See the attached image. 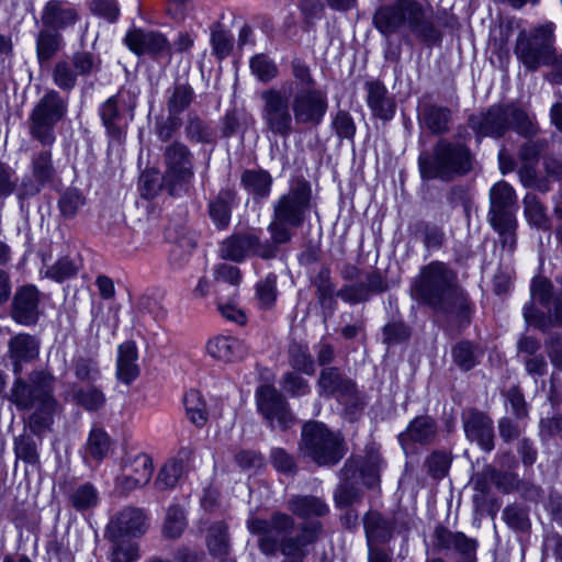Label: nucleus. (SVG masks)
<instances>
[{
	"instance_id": "38",
	"label": "nucleus",
	"mask_w": 562,
	"mask_h": 562,
	"mask_svg": "<svg viewBox=\"0 0 562 562\" xmlns=\"http://www.w3.org/2000/svg\"><path fill=\"white\" fill-rule=\"evenodd\" d=\"M435 546L440 549H454L460 553L471 554L476 549V541L462 532H452L445 527L435 530Z\"/></svg>"
},
{
	"instance_id": "4",
	"label": "nucleus",
	"mask_w": 562,
	"mask_h": 562,
	"mask_svg": "<svg viewBox=\"0 0 562 562\" xmlns=\"http://www.w3.org/2000/svg\"><path fill=\"white\" fill-rule=\"evenodd\" d=\"M311 201V184L300 177L292 180L288 192L272 203L273 213L268 232L277 246L291 241L293 229L301 227L307 217Z\"/></svg>"
},
{
	"instance_id": "57",
	"label": "nucleus",
	"mask_w": 562,
	"mask_h": 562,
	"mask_svg": "<svg viewBox=\"0 0 562 562\" xmlns=\"http://www.w3.org/2000/svg\"><path fill=\"white\" fill-rule=\"evenodd\" d=\"M506 112V121L508 122V128L512 126L521 135H531L535 132V126L529 120L525 111L514 106H504Z\"/></svg>"
},
{
	"instance_id": "25",
	"label": "nucleus",
	"mask_w": 562,
	"mask_h": 562,
	"mask_svg": "<svg viewBox=\"0 0 562 562\" xmlns=\"http://www.w3.org/2000/svg\"><path fill=\"white\" fill-rule=\"evenodd\" d=\"M42 23L54 32L65 31L79 20V12L69 2L60 0L48 1L42 12Z\"/></svg>"
},
{
	"instance_id": "54",
	"label": "nucleus",
	"mask_w": 562,
	"mask_h": 562,
	"mask_svg": "<svg viewBox=\"0 0 562 562\" xmlns=\"http://www.w3.org/2000/svg\"><path fill=\"white\" fill-rule=\"evenodd\" d=\"M164 294L159 290H148L137 299L136 306L138 311L147 313L155 318L165 316L162 305Z\"/></svg>"
},
{
	"instance_id": "55",
	"label": "nucleus",
	"mask_w": 562,
	"mask_h": 562,
	"mask_svg": "<svg viewBox=\"0 0 562 562\" xmlns=\"http://www.w3.org/2000/svg\"><path fill=\"white\" fill-rule=\"evenodd\" d=\"M289 362L295 372L300 371L307 375L315 372L314 361L305 346L292 345L289 350Z\"/></svg>"
},
{
	"instance_id": "2",
	"label": "nucleus",
	"mask_w": 562,
	"mask_h": 562,
	"mask_svg": "<svg viewBox=\"0 0 562 562\" xmlns=\"http://www.w3.org/2000/svg\"><path fill=\"white\" fill-rule=\"evenodd\" d=\"M412 294L450 322L459 325L469 322L472 312L469 297L446 263L434 261L425 266L412 285Z\"/></svg>"
},
{
	"instance_id": "64",
	"label": "nucleus",
	"mask_w": 562,
	"mask_h": 562,
	"mask_svg": "<svg viewBox=\"0 0 562 562\" xmlns=\"http://www.w3.org/2000/svg\"><path fill=\"white\" fill-rule=\"evenodd\" d=\"M98 503V492L89 483L77 487L71 494V504L77 510H85L95 506Z\"/></svg>"
},
{
	"instance_id": "31",
	"label": "nucleus",
	"mask_w": 562,
	"mask_h": 562,
	"mask_svg": "<svg viewBox=\"0 0 562 562\" xmlns=\"http://www.w3.org/2000/svg\"><path fill=\"white\" fill-rule=\"evenodd\" d=\"M405 24L411 31L423 40L435 37V26L431 15L416 1L405 0Z\"/></svg>"
},
{
	"instance_id": "6",
	"label": "nucleus",
	"mask_w": 562,
	"mask_h": 562,
	"mask_svg": "<svg viewBox=\"0 0 562 562\" xmlns=\"http://www.w3.org/2000/svg\"><path fill=\"white\" fill-rule=\"evenodd\" d=\"M530 294L531 301L524 307L526 323L542 331L562 327V294L554 293L552 282L546 277L533 278Z\"/></svg>"
},
{
	"instance_id": "24",
	"label": "nucleus",
	"mask_w": 562,
	"mask_h": 562,
	"mask_svg": "<svg viewBox=\"0 0 562 562\" xmlns=\"http://www.w3.org/2000/svg\"><path fill=\"white\" fill-rule=\"evenodd\" d=\"M148 528L147 517L139 508L126 507L110 521L108 533L123 537H140Z\"/></svg>"
},
{
	"instance_id": "26",
	"label": "nucleus",
	"mask_w": 562,
	"mask_h": 562,
	"mask_svg": "<svg viewBox=\"0 0 562 562\" xmlns=\"http://www.w3.org/2000/svg\"><path fill=\"white\" fill-rule=\"evenodd\" d=\"M463 428L467 437L477 442L482 449L491 451L494 448L493 422L485 414L470 411L463 417Z\"/></svg>"
},
{
	"instance_id": "61",
	"label": "nucleus",
	"mask_w": 562,
	"mask_h": 562,
	"mask_svg": "<svg viewBox=\"0 0 562 562\" xmlns=\"http://www.w3.org/2000/svg\"><path fill=\"white\" fill-rule=\"evenodd\" d=\"M452 356L456 364L464 371L471 370L476 364L477 351L469 341L459 342L453 348Z\"/></svg>"
},
{
	"instance_id": "23",
	"label": "nucleus",
	"mask_w": 562,
	"mask_h": 562,
	"mask_svg": "<svg viewBox=\"0 0 562 562\" xmlns=\"http://www.w3.org/2000/svg\"><path fill=\"white\" fill-rule=\"evenodd\" d=\"M468 123L477 137H501L508 130L506 112L502 105H493L485 112L471 115Z\"/></svg>"
},
{
	"instance_id": "63",
	"label": "nucleus",
	"mask_w": 562,
	"mask_h": 562,
	"mask_svg": "<svg viewBox=\"0 0 562 562\" xmlns=\"http://www.w3.org/2000/svg\"><path fill=\"white\" fill-rule=\"evenodd\" d=\"M211 44L213 53L218 58L226 57L233 48L232 35L222 29L220 24H215L211 30Z\"/></svg>"
},
{
	"instance_id": "7",
	"label": "nucleus",
	"mask_w": 562,
	"mask_h": 562,
	"mask_svg": "<svg viewBox=\"0 0 562 562\" xmlns=\"http://www.w3.org/2000/svg\"><path fill=\"white\" fill-rule=\"evenodd\" d=\"M67 112L68 98L54 89L47 90L29 115L30 135L43 146H52L56 140L55 126Z\"/></svg>"
},
{
	"instance_id": "3",
	"label": "nucleus",
	"mask_w": 562,
	"mask_h": 562,
	"mask_svg": "<svg viewBox=\"0 0 562 562\" xmlns=\"http://www.w3.org/2000/svg\"><path fill=\"white\" fill-rule=\"evenodd\" d=\"M53 391L54 376L45 372L33 373L30 383L22 379L14 382L11 401L19 409H34L26 427L35 436H41L52 424L57 404Z\"/></svg>"
},
{
	"instance_id": "30",
	"label": "nucleus",
	"mask_w": 562,
	"mask_h": 562,
	"mask_svg": "<svg viewBox=\"0 0 562 562\" xmlns=\"http://www.w3.org/2000/svg\"><path fill=\"white\" fill-rule=\"evenodd\" d=\"M206 350L212 358L223 362L240 360L248 353L247 345L232 336H216L210 339Z\"/></svg>"
},
{
	"instance_id": "28",
	"label": "nucleus",
	"mask_w": 562,
	"mask_h": 562,
	"mask_svg": "<svg viewBox=\"0 0 562 562\" xmlns=\"http://www.w3.org/2000/svg\"><path fill=\"white\" fill-rule=\"evenodd\" d=\"M547 145L546 139L537 138L528 140L520 146L518 151V175L524 187H528L535 182L539 157Z\"/></svg>"
},
{
	"instance_id": "36",
	"label": "nucleus",
	"mask_w": 562,
	"mask_h": 562,
	"mask_svg": "<svg viewBox=\"0 0 562 562\" xmlns=\"http://www.w3.org/2000/svg\"><path fill=\"white\" fill-rule=\"evenodd\" d=\"M190 451L182 449L178 456L168 460L159 470L155 485L159 491L172 490L178 484L184 473L187 462L190 458Z\"/></svg>"
},
{
	"instance_id": "17",
	"label": "nucleus",
	"mask_w": 562,
	"mask_h": 562,
	"mask_svg": "<svg viewBox=\"0 0 562 562\" xmlns=\"http://www.w3.org/2000/svg\"><path fill=\"white\" fill-rule=\"evenodd\" d=\"M258 411L272 428H290L294 417L283 395L272 385H261L256 391Z\"/></svg>"
},
{
	"instance_id": "20",
	"label": "nucleus",
	"mask_w": 562,
	"mask_h": 562,
	"mask_svg": "<svg viewBox=\"0 0 562 562\" xmlns=\"http://www.w3.org/2000/svg\"><path fill=\"white\" fill-rule=\"evenodd\" d=\"M125 44L137 55L171 56V44L168 38L156 31L133 29L125 35Z\"/></svg>"
},
{
	"instance_id": "58",
	"label": "nucleus",
	"mask_w": 562,
	"mask_h": 562,
	"mask_svg": "<svg viewBox=\"0 0 562 562\" xmlns=\"http://www.w3.org/2000/svg\"><path fill=\"white\" fill-rule=\"evenodd\" d=\"M282 390L290 396L300 397L311 392V386L306 379L295 371L285 372L280 381Z\"/></svg>"
},
{
	"instance_id": "33",
	"label": "nucleus",
	"mask_w": 562,
	"mask_h": 562,
	"mask_svg": "<svg viewBox=\"0 0 562 562\" xmlns=\"http://www.w3.org/2000/svg\"><path fill=\"white\" fill-rule=\"evenodd\" d=\"M138 352L135 342L125 341L117 348L116 378L124 384H131L139 375Z\"/></svg>"
},
{
	"instance_id": "51",
	"label": "nucleus",
	"mask_w": 562,
	"mask_h": 562,
	"mask_svg": "<svg viewBox=\"0 0 562 562\" xmlns=\"http://www.w3.org/2000/svg\"><path fill=\"white\" fill-rule=\"evenodd\" d=\"M32 172L35 181L40 184H45L54 178L55 168L49 149H44L33 156Z\"/></svg>"
},
{
	"instance_id": "27",
	"label": "nucleus",
	"mask_w": 562,
	"mask_h": 562,
	"mask_svg": "<svg viewBox=\"0 0 562 562\" xmlns=\"http://www.w3.org/2000/svg\"><path fill=\"white\" fill-rule=\"evenodd\" d=\"M382 459L379 453L371 452L366 458L355 459L345 465L347 479L360 480L367 486H373L379 482Z\"/></svg>"
},
{
	"instance_id": "34",
	"label": "nucleus",
	"mask_w": 562,
	"mask_h": 562,
	"mask_svg": "<svg viewBox=\"0 0 562 562\" xmlns=\"http://www.w3.org/2000/svg\"><path fill=\"white\" fill-rule=\"evenodd\" d=\"M405 20V0L379 8L373 16L375 27L384 35L397 32Z\"/></svg>"
},
{
	"instance_id": "41",
	"label": "nucleus",
	"mask_w": 562,
	"mask_h": 562,
	"mask_svg": "<svg viewBox=\"0 0 562 562\" xmlns=\"http://www.w3.org/2000/svg\"><path fill=\"white\" fill-rule=\"evenodd\" d=\"M272 182V177L265 170L246 169L240 177L243 188L261 199L270 194Z\"/></svg>"
},
{
	"instance_id": "62",
	"label": "nucleus",
	"mask_w": 562,
	"mask_h": 562,
	"mask_svg": "<svg viewBox=\"0 0 562 562\" xmlns=\"http://www.w3.org/2000/svg\"><path fill=\"white\" fill-rule=\"evenodd\" d=\"M251 72L263 82L271 81L278 75L277 65L266 55H257L250 60Z\"/></svg>"
},
{
	"instance_id": "40",
	"label": "nucleus",
	"mask_w": 562,
	"mask_h": 562,
	"mask_svg": "<svg viewBox=\"0 0 562 562\" xmlns=\"http://www.w3.org/2000/svg\"><path fill=\"white\" fill-rule=\"evenodd\" d=\"M206 547L214 558H226L231 552L228 527L224 521L212 524L206 535Z\"/></svg>"
},
{
	"instance_id": "37",
	"label": "nucleus",
	"mask_w": 562,
	"mask_h": 562,
	"mask_svg": "<svg viewBox=\"0 0 562 562\" xmlns=\"http://www.w3.org/2000/svg\"><path fill=\"white\" fill-rule=\"evenodd\" d=\"M288 509L304 519L321 518L329 513L328 505L317 496L294 495L288 501Z\"/></svg>"
},
{
	"instance_id": "48",
	"label": "nucleus",
	"mask_w": 562,
	"mask_h": 562,
	"mask_svg": "<svg viewBox=\"0 0 562 562\" xmlns=\"http://www.w3.org/2000/svg\"><path fill=\"white\" fill-rule=\"evenodd\" d=\"M70 368L75 378L81 383L93 384L101 375L97 360L91 357H75Z\"/></svg>"
},
{
	"instance_id": "39",
	"label": "nucleus",
	"mask_w": 562,
	"mask_h": 562,
	"mask_svg": "<svg viewBox=\"0 0 562 562\" xmlns=\"http://www.w3.org/2000/svg\"><path fill=\"white\" fill-rule=\"evenodd\" d=\"M235 202L236 191L229 188L222 189L217 196L210 202V216L218 227H225L228 225L232 207Z\"/></svg>"
},
{
	"instance_id": "53",
	"label": "nucleus",
	"mask_w": 562,
	"mask_h": 562,
	"mask_svg": "<svg viewBox=\"0 0 562 562\" xmlns=\"http://www.w3.org/2000/svg\"><path fill=\"white\" fill-rule=\"evenodd\" d=\"M451 112L448 108L430 105L424 110L426 126L435 134H442L448 131Z\"/></svg>"
},
{
	"instance_id": "16",
	"label": "nucleus",
	"mask_w": 562,
	"mask_h": 562,
	"mask_svg": "<svg viewBox=\"0 0 562 562\" xmlns=\"http://www.w3.org/2000/svg\"><path fill=\"white\" fill-rule=\"evenodd\" d=\"M278 246L272 239L261 241L254 234L233 235L226 238L220 247L221 257L232 261H241L249 256H258L263 259L276 257Z\"/></svg>"
},
{
	"instance_id": "43",
	"label": "nucleus",
	"mask_w": 562,
	"mask_h": 562,
	"mask_svg": "<svg viewBox=\"0 0 562 562\" xmlns=\"http://www.w3.org/2000/svg\"><path fill=\"white\" fill-rule=\"evenodd\" d=\"M522 203L525 216L530 225L540 229L550 228L547 207L535 193H527Z\"/></svg>"
},
{
	"instance_id": "60",
	"label": "nucleus",
	"mask_w": 562,
	"mask_h": 562,
	"mask_svg": "<svg viewBox=\"0 0 562 562\" xmlns=\"http://www.w3.org/2000/svg\"><path fill=\"white\" fill-rule=\"evenodd\" d=\"M83 195L76 189H69L63 193L58 201V207L65 218H72L85 205Z\"/></svg>"
},
{
	"instance_id": "9",
	"label": "nucleus",
	"mask_w": 562,
	"mask_h": 562,
	"mask_svg": "<svg viewBox=\"0 0 562 562\" xmlns=\"http://www.w3.org/2000/svg\"><path fill=\"white\" fill-rule=\"evenodd\" d=\"M291 85L281 83L261 92V120L267 133L288 138L294 132V116L289 90Z\"/></svg>"
},
{
	"instance_id": "47",
	"label": "nucleus",
	"mask_w": 562,
	"mask_h": 562,
	"mask_svg": "<svg viewBox=\"0 0 562 562\" xmlns=\"http://www.w3.org/2000/svg\"><path fill=\"white\" fill-rule=\"evenodd\" d=\"M183 402L189 420L196 427L204 426L207 422V412L202 394L196 390H190L186 393Z\"/></svg>"
},
{
	"instance_id": "42",
	"label": "nucleus",
	"mask_w": 562,
	"mask_h": 562,
	"mask_svg": "<svg viewBox=\"0 0 562 562\" xmlns=\"http://www.w3.org/2000/svg\"><path fill=\"white\" fill-rule=\"evenodd\" d=\"M38 341L29 334H19L9 342L11 358L16 362H27L38 355Z\"/></svg>"
},
{
	"instance_id": "22",
	"label": "nucleus",
	"mask_w": 562,
	"mask_h": 562,
	"mask_svg": "<svg viewBox=\"0 0 562 562\" xmlns=\"http://www.w3.org/2000/svg\"><path fill=\"white\" fill-rule=\"evenodd\" d=\"M517 198L515 190L506 182H497L490 190L488 222H510L516 218Z\"/></svg>"
},
{
	"instance_id": "56",
	"label": "nucleus",
	"mask_w": 562,
	"mask_h": 562,
	"mask_svg": "<svg viewBox=\"0 0 562 562\" xmlns=\"http://www.w3.org/2000/svg\"><path fill=\"white\" fill-rule=\"evenodd\" d=\"M75 400L87 411H98L105 404L103 392L93 385L78 389L75 392Z\"/></svg>"
},
{
	"instance_id": "32",
	"label": "nucleus",
	"mask_w": 562,
	"mask_h": 562,
	"mask_svg": "<svg viewBox=\"0 0 562 562\" xmlns=\"http://www.w3.org/2000/svg\"><path fill=\"white\" fill-rule=\"evenodd\" d=\"M368 92L367 103L374 116L389 121L394 116L395 103L387 95V89L380 81H369L366 83Z\"/></svg>"
},
{
	"instance_id": "46",
	"label": "nucleus",
	"mask_w": 562,
	"mask_h": 562,
	"mask_svg": "<svg viewBox=\"0 0 562 562\" xmlns=\"http://www.w3.org/2000/svg\"><path fill=\"white\" fill-rule=\"evenodd\" d=\"M41 440H35L30 434H21L14 438L13 450L15 458L23 462L36 465L40 463L38 446Z\"/></svg>"
},
{
	"instance_id": "12",
	"label": "nucleus",
	"mask_w": 562,
	"mask_h": 562,
	"mask_svg": "<svg viewBox=\"0 0 562 562\" xmlns=\"http://www.w3.org/2000/svg\"><path fill=\"white\" fill-rule=\"evenodd\" d=\"M162 186L171 195L188 191L193 178V154L187 145L173 142L164 150Z\"/></svg>"
},
{
	"instance_id": "18",
	"label": "nucleus",
	"mask_w": 562,
	"mask_h": 562,
	"mask_svg": "<svg viewBox=\"0 0 562 562\" xmlns=\"http://www.w3.org/2000/svg\"><path fill=\"white\" fill-rule=\"evenodd\" d=\"M153 475L151 458L144 452L127 453L122 465V473L116 477V487L130 492L146 485Z\"/></svg>"
},
{
	"instance_id": "15",
	"label": "nucleus",
	"mask_w": 562,
	"mask_h": 562,
	"mask_svg": "<svg viewBox=\"0 0 562 562\" xmlns=\"http://www.w3.org/2000/svg\"><path fill=\"white\" fill-rule=\"evenodd\" d=\"M100 70V59L90 52H77L68 60H59L52 72L53 82L65 92L77 85V77H87Z\"/></svg>"
},
{
	"instance_id": "44",
	"label": "nucleus",
	"mask_w": 562,
	"mask_h": 562,
	"mask_svg": "<svg viewBox=\"0 0 562 562\" xmlns=\"http://www.w3.org/2000/svg\"><path fill=\"white\" fill-rule=\"evenodd\" d=\"M193 89L187 83H176L167 90V109L169 114L177 116L193 101Z\"/></svg>"
},
{
	"instance_id": "11",
	"label": "nucleus",
	"mask_w": 562,
	"mask_h": 562,
	"mask_svg": "<svg viewBox=\"0 0 562 562\" xmlns=\"http://www.w3.org/2000/svg\"><path fill=\"white\" fill-rule=\"evenodd\" d=\"M138 93L136 88H122L100 105L99 115L112 142L122 143L125 138L127 126L134 116Z\"/></svg>"
},
{
	"instance_id": "49",
	"label": "nucleus",
	"mask_w": 562,
	"mask_h": 562,
	"mask_svg": "<svg viewBox=\"0 0 562 562\" xmlns=\"http://www.w3.org/2000/svg\"><path fill=\"white\" fill-rule=\"evenodd\" d=\"M110 448L111 439L106 431L101 428L91 429L86 445L88 458L99 463L108 456Z\"/></svg>"
},
{
	"instance_id": "45",
	"label": "nucleus",
	"mask_w": 562,
	"mask_h": 562,
	"mask_svg": "<svg viewBox=\"0 0 562 562\" xmlns=\"http://www.w3.org/2000/svg\"><path fill=\"white\" fill-rule=\"evenodd\" d=\"M112 542L110 561L111 562H135L139 559L138 544L131 540H125L123 536L108 533Z\"/></svg>"
},
{
	"instance_id": "8",
	"label": "nucleus",
	"mask_w": 562,
	"mask_h": 562,
	"mask_svg": "<svg viewBox=\"0 0 562 562\" xmlns=\"http://www.w3.org/2000/svg\"><path fill=\"white\" fill-rule=\"evenodd\" d=\"M514 53L528 71L549 65L554 53V24L549 22L530 31H521L516 38Z\"/></svg>"
},
{
	"instance_id": "21",
	"label": "nucleus",
	"mask_w": 562,
	"mask_h": 562,
	"mask_svg": "<svg viewBox=\"0 0 562 562\" xmlns=\"http://www.w3.org/2000/svg\"><path fill=\"white\" fill-rule=\"evenodd\" d=\"M40 295L33 284L18 288L12 300V318L24 326L34 325L40 316Z\"/></svg>"
},
{
	"instance_id": "10",
	"label": "nucleus",
	"mask_w": 562,
	"mask_h": 562,
	"mask_svg": "<svg viewBox=\"0 0 562 562\" xmlns=\"http://www.w3.org/2000/svg\"><path fill=\"white\" fill-rule=\"evenodd\" d=\"M300 450L319 465L336 464L345 454L342 439L317 422L303 426Z\"/></svg>"
},
{
	"instance_id": "19",
	"label": "nucleus",
	"mask_w": 562,
	"mask_h": 562,
	"mask_svg": "<svg viewBox=\"0 0 562 562\" xmlns=\"http://www.w3.org/2000/svg\"><path fill=\"white\" fill-rule=\"evenodd\" d=\"M368 548H380L387 543L394 531L402 532L407 529V525L401 521L400 516H384L379 512H369L363 518Z\"/></svg>"
},
{
	"instance_id": "50",
	"label": "nucleus",
	"mask_w": 562,
	"mask_h": 562,
	"mask_svg": "<svg viewBox=\"0 0 562 562\" xmlns=\"http://www.w3.org/2000/svg\"><path fill=\"white\" fill-rule=\"evenodd\" d=\"M61 36L49 29L38 33L36 38V54L40 63L48 61L58 52Z\"/></svg>"
},
{
	"instance_id": "14",
	"label": "nucleus",
	"mask_w": 562,
	"mask_h": 562,
	"mask_svg": "<svg viewBox=\"0 0 562 562\" xmlns=\"http://www.w3.org/2000/svg\"><path fill=\"white\" fill-rule=\"evenodd\" d=\"M318 389L321 395L335 397L349 414H353L364 405V396L357 390L356 384L346 379L336 368H326L321 371Z\"/></svg>"
},
{
	"instance_id": "52",
	"label": "nucleus",
	"mask_w": 562,
	"mask_h": 562,
	"mask_svg": "<svg viewBox=\"0 0 562 562\" xmlns=\"http://www.w3.org/2000/svg\"><path fill=\"white\" fill-rule=\"evenodd\" d=\"M186 134L189 140L195 143H212L216 138L215 128L198 116H189L186 125Z\"/></svg>"
},
{
	"instance_id": "29",
	"label": "nucleus",
	"mask_w": 562,
	"mask_h": 562,
	"mask_svg": "<svg viewBox=\"0 0 562 562\" xmlns=\"http://www.w3.org/2000/svg\"><path fill=\"white\" fill-rule=\"evenodd\" d=\"M387 283L378 271L367 273L366 280L346 286L339 291L338 296L348 303H359L366 301L371 293L384 292Z\"/></svg>"
},
{
	"instance_id": "59",
	"label": "nucleus",
	"mask_w": 562,
	"mask_h": 562,
	"mask_svg": "<svg viewBox=\"0 0 562 562\" xmlns=\"http://www.w3.org/2000/svg\"><path fill=\"white\" fill-rule=\"evenodd\" d=\"M187 526L184 512L179 506H170L164 524V535L168 538H178Z\"/></svg>"
},
{
	"instance_id": "1",
	"label": "nucleus",
	"mask_w": 562,
	"mask_h": 562,
	"mask_svg": "<svg viewBox=\"0 0 562 562\" xmlns=\"http://www.w3.org/2000/svg\"><path fill=\"white\" fill-rule=\"evenodd\" d=\"M248 530L259 536L258 546L266 555L280 551L282 562H303L308 547L317 541L323 532L321 521L312 520L296 525L294 518L284 513H274L269 519L249 517Z\"/></svg>"
},
{
	"instance_id": "13",
	"label": "nucleus",
	"mask_w": 562,
	"mask_h": 562,
	"mask_svg": "<svg viewBox=\"0 0 562 562\" xmlns=\"http://www.w3.org/2000/svg\"><path fill=\"white\" fill-rule=\"evenodd\" d=\"M289 90L295 123L310 126L319 125L327 112L328 100L325 91L317 87H296Z\"/></svg>"
},
{
	"instance_id": "35",
	"label": "nucleus",
	"mask_w": 562,
	"mask_h": 562,
	"mask_svg": "<svg viewBox=\"0 0 562 562\" xmlns=\"http://www.w3.org/2000/svg\"><path fill=\"white\" fill-rule=\"evenodd\" d=\"M437 432L436 423L429 416L414 418L406 430L398 435V440L404 449L409 442L426 445L432 441Z\"/></svg>"
},
{
	"instance_id": "5",
	"label": "nucleus",
	"mask_w": 562,
	"mask_h": 562,
	"mask_svg": "<svg viewBox=\"0 0 562 562\" xmlns=\"http://www.w3.org/2000/svg\"><path fill=\"white\" fill-rule=\"evenodd\" d=\"M472 168L470 149L460 143L440 139L430 156L419 157V169L425 179L452 180L468 173Z\"/></svg>"
}]
</instances>
